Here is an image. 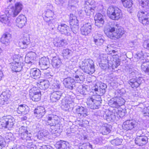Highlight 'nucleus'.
I'll list each match as a JSON object with an SVG mask.
<instances>
[{"label":"nucleus","mask_w":149,"mask_h":149,"mask_svg":"<svg viewBox=\"0 0 149 149\" xmlns=\"http://www.w3.org/2000/svg\"><path fill=\"white\" fill-rule=\"evenodd\" d=\"M107 88V85L106 84L101 83H100L99 87H95L94 90L96 94L103 95L106 92V89Z\"/></svg>","instance_id":"27"},{"label":"nucleus","mask_w":149,"mask_h":149,"mask_svg":"<svg viewBox=\"0 0 149 149\" xmlns=\"http://www.w3.org/2000/svg\"><path fill=\"white\" fill-rule=\"evenodd\" d=\"M52 64L53 68L59 69L63 65L61 58L58 56H54L52 58Z\"/></svg>","instance_id":"25"},{"label":"nucleus","mask_w":149,"mask_h":149,"mask_svg":"<svg viewBox=\"0 0 149 149\" xmlns=\"http://www.w3.org/2000/svg\"><path fill=\"white\" fill-rule=\"evenodd\" d=\"M142 64L141 66V70L144 71L146 73L147 72L148 70V65L147 64V63L146 62V59L143 60V61L141 62Z\"/></svg>","instance_id":"47"},{"label":"nucleus","mask_w":149,"mask_h":149,"mask_svg":"<svg viewBox=\"0 0 149 149\" xmlns=\"http://www.w3.org/2000/svg\"><path fill=\"white\" fill-rule=\"evenodd\" d=\"M4 139L3 136L0 135V149H2L3 147L4 146Z\"/></svg>","instance_id":"62"},{"label":"nucleus","mask_w":149,"mask_h":149,"mask_svg":"<svg viewBox=\"0 0 149 149\" xmlns=\"http://www.w3.org/2000/svg\"><path fill=\"white\" fill-rule=\"evenodd\" d=\"M55 146L58 149H69V143L67 141H60L57 142Z\"/></svg>","instance_id":"30"},{"label":"nucleus","mask_w":149,"mask_h":149,"mask_svg":"<svg viewBox=\"0 0 149 149\" xmlns=\"http://www.w3.org/2000/svg\"><path fill=\"white\" fill-rule=\"evenodd\" d=\"M123 127L126 130H131L136 128L137 123L134 120H127L123 123Z\"/></svg>","instance_id":"15"},{"label":"nucleus","mask_w":149,"mask_h":149,"mask_svg":"<svg viewBox=\"0 0 149 149\" xmlns=\"http://www.w3.org/2000/svg\"><path fill=\"white\" fill-rule=\"evenodd\" d=\"M7 128H12L15 123V119L11 116H7Z\"/></svg>","instance_id":"41"},{"label":"nucleus","mask_w":149,"mask_h":149,"mask_svg":"<svg viewBox=\"0 0 149 149\" xmlns=\"http://www.w3.org/2000/svg\"><path fill=\"white\" fill-rule=\"evenodd\" d=\"M107 14L109 17L113 20H118L122 17L121 10L116 6L109 7L107 10Z\"/></svg>","instance_id":"6"},{"label":"nucleus","mask_w":149,"mask_h":149,"mask_svg":"<svg viewBox=\"0 0 149 149\" xmlns=\"http://www.w3.org/2000/svg\"><path fill=\"white\" fill-rule=\"evenodd\" d=\"M70 27L71 30V29L72 32L74 34L77 33L79 29V26H75Z\"/></svg>","instance_id":"63"},{"label":"nucleus","mask_w":149,"mask_h":149,"mask_svg":"<svg viewBox=\"0 0 149 149\" xmlns=\"http://www.w3.org/2000/svg\"><path fill=\"white\" fill-rule=\"evenodd\" d=\"M26 146L27 149H36V146L32 142H28L26 144Z\"/></svg>","instance_id":"58"},{"label":"nucleus","mask_w":149,"mask_h":149,"mask_svg":"<svg viewBox=\"0 0 149 149\" xmlns=\"http://www.w3.org/2000/svg\"><path fill=\"white\" fill-rule=\"evenodd\" d=\"M30 40L29 37H24L19 42V46L22 49H26L30 43Z\"/></svg>","instance_id":"36"},{"label":"nucleus","mask_w":149,"mask_h":149,"mask_svg":"<svg viewBox=\"0 0 149 149\" xmlns=\"http://www.w3.org/2000/svg\"><path fill=\"white\" fill-rule=\"evenodd\" d=\"M45 70L44 72L45 76L47 79H48L47 80H49L50 79H54L53 76L50 74L49 71L48 70Z\"/></svg>","instance_id":"55"},{"label":"nucleus","mask_w":149,"mask_h":149,"mask_svg":"<svg viewBox=\"0 0 149 149\" xmlns=\"http://www.w3.org/2000/svg\"><path fill=\"white\" fill-rule=\"evenodd\" d=\"M104 23V21L95 20V26L99 28L102 27L103 26Z\"/></svg>","instance_id":"57"},{"label":"nucleus","mask_w":149,"mask_h":149,"mask_svg":"<svg viewBox=\"0 0 149 149\" xmlns=\"http://www.w3.org/2000/svg\"><path fill=\"white\" fill-rule=\"evenodd\" d=\"M74 80L75 82L81 83L85 79V76L84 74L79 70H77L73 74Z\"/></svg>","instance_id":"20"},{"label":"nucleus","mask_w":149,"mask_h":149,"mask_svg":"<svg viewBox=\"0 0 149 149\" xmlns=\"http://www.w3.org/2000/svg\"><path fill=\"white\" fill-rule=\"evenodd\" d=\"M26 19L23 15H19L16 20V26L20 28H22L26 22Z\"/></svg>","instance_id":"26"},{"label":"nucleus","mask_w":149,"mask_h":149,"mask_svg":"<svg viewBox=\"0 0 149 149\" xmlns=\"http://www.w3.org/2000/svg\"><path fill=\"white\" fill-rule=\"evenodd\" d=\"M81 63L79 67L84 72L88 74H92L95 71L94 62L91 59L85 60Z\"/></svg>","instance_id":"3"},{"label":"nucleus","mask_w":149,"mask_h":149,"mask_svg":"<svg viewBox=\"0 0 149 149\" xmlns=\"http://www.w3.org/2000/svg\"><path fill=\"white\" fill-rule=\"evenodd\" d=\"M54 45L57 47H60L66 45L67 44V41L64 39H59L53 42Z\"/></svg>","instance_id":"40"},{"label":"nucleus","mask_w":149,"mask_h":149,"mask_svg":"<svg viewBox=\"0 0 149 149\" xmlns=\"http://www.w3.org/2000/svg\"><path fill=\"white\" fill-rule=\"evenodd\" d=\"M124 6L127 8H130L132 6V0H121Z\"/></svg>","instance_id":"48"},{"label":"nucleus","mask_w":149,"mask_h":149,"mask_svg":"<svg viewBox=\"0 0 149 149\" xmlns=\"http://www.w3.org/2000/svg\"><path fill=\"white\" fill-rule=\"evenodd\" d=\"M29 92L30 97L33 101L38 102L40 100L41 92L37 88L33 87L30 89Z\"/></svg>","instance_id":"11"},{"label":"nucleus","mask_w":149,"mask_h":149,"mask_svg":"<svg viewBox=\"0 0 149 149\" xmlns=\"http://www.w3.org/2000/svg\"><path fill=\"white\" fill-rule=\"evenodd\" d=\"M61 104V107L65 111H68L70 108L72 107V101L69 100L68 99L63 100Z\"/></svg>","instance_id":"29"},{"label":"nucleus","mask_w":149,"mask_h":149,"mask_svg":"<svg viewBox=\"0 0 149 149\" xmlns=\"http://www.w3.org/2000/svg\"><path fill=\"white\" fill-rule=\"evenodd\" d=\"M117 24L112 26L108 25L105 27L104 32L108 37L111 39L116 40L121 38L125 33L120 27L117 26Z\"/></svg>","instance_id":"2"},{"label":"nucleus","mask_w":149,"mask_h":149,"mask_svg":"<svg viewBox=\"0 0 149 149\" xmlns=\"http://www.w3.org/2000/svg\"><path fill=\"white\" fill-rule=\"evenodd\" d=\"M143 81V79L142 77H135L130 79L128 81L129 84L132 88L138 87Z\"/></svg>","instance_id":"16"},{"label":"nucleus","mask_w":149,"mask_h":149,"mask_svg":"<svg viewBox=\"0 0 149 149\" xmlns=\"http://www.w3.org/2000/svg\"><path fill=\"white\" fill-rule=\"evenodd\" d=\"M89 1H87L85 2L86 5L84 6L83 10H80L79 13L81 14L82 12H84L86 15L90 17L91 16H93L95 12V10L96 8V5L93 2H90Z\"/></svg>","instance_id":"7"},{"label":"nucleus","mask_w":149,"mask_h":149,"mask_svg":"<svg viewBox=\"0 0 149 149\" xmlns=\"http://www.w3.org/2000/svg\"><path fill=\"white\" fill-rule=\"evenodd\" d=\"M62 54L64 58L68 59L72 56V52L71 50L66 49L63 50Z\"/></svg>","instance_id":"43"},{"label":"nucleus","mask_w":149,"mask_h":149,"mask_svg":"<svg viewBox=\"0 0 149 149\" xmlns=\"http://www.w3.org/2000/svg\"><path fill=\"white\" fill-rule=\"evenodd\" d=\"M78 91L80 93L84 95H86L88 92L87 90L86 86H84L81 84H79L77 89Z\"/></svg>","instance_id":"44"},{"label":"nucleus","mask_w":149,"mask_h":149,"mask_svg":"<svg viewBox=\"0 0 149 149\" xmlns=\"http://www.w3.org/2000/svg\"><path fill=\"white\" fill-rule=\"evenodd\" d=\"M63 73L64 78L63 84L65 88L70 90H72L75 87V81L71 77V74L67 71L61 72V74Z\"/></svg>","instance_id":"5"},{"label":"nucleus","mask_w":149,"mask_h":149,"mask_svg":"<svg viewBox=\"0 0 149 149\" xmlns=\"http://www.w3.org/2000/svg\"><path fill=\"white\" fill-rule=\"evenodd\" d=\"M104 41V40L103 38H101L100 39L96 40L94 42L95 44L97 46H101L103 44Z\"/></svg>","instance_id":"59"},{"label":"nucleus","mask_w":149,"mask_h":149,"mask_svg":"<svg viewBox=\"0 0 149 149\" xmlns=\"http://www.w3.org/2000/svg\"><path fill=\"white\" fill-rule=\"evenodd\" d=\"M19 132L21 138L24 141L31 140V134L29 132L26 126H22L19 128Z\"/></svg>","instance_id":"9"},{"label":"nucleus","mask_w":149,"mask_h":149,"mask_svg":"<svg viewBox=\"0 0 149 149\" xmlns=\"http://www.w3.org/2000/svg\"><path fill=\"white\" fill-rule=\"evenodd\" d=\"M92 25V23L90 22L84 24L81 28V33L84 36L88 35L91 31Z\"/></svg>","instance_id":"17"},{"label":"nucleus","mask_w":149,"mask_h":149,"mask_svg":"<svg viewBox=\"0 0 149 149\" xmlns=\"http://www.w3.org/2000/svg\"><path fill=\"white\" fill-rule=\"evenodd\" d=\"M46 111V110L44 107L38 106L35 109L34 113L36 117L40 119L44 116Z\"/></svg>","instance_id":"18"},{"label":"nucleus","mask_w":149,"mask_h":149,"mask_svg":"<svg viewBox=\"0 0 149 149\" xmlns=\"http://www.w3.org/2000/svg\"><path fill=\"white\" fill-rule=\"evenodd\" d=\"M122 139L116 138L115 139L112 140L111 141V143L113 145L118 146L121 145L122 143Z\"/></svg>","instance_id":"52"},{"label":"nucleus","mask_w":149,"mask_h":149,"mask_svg":"<svg viewBox=\"0 0 149 149\" xmlns=\"http://www.w3.org/2000/svg\"><path fill=\"white\" fill-rule=\"evenodd\" d=\"M38 133L42 139L43 137L46 136L48 135L49 133L47 130L44 129L40 130L38 132Z\"/></svg>","instance_id":"54"},{"label":"nucleus","mask_w":149,"mask_h":149,"mask_svg":"<svg viewBox=\"0 0 149 149\" xmlns=\"http://www.w3.org/2000/svg\"><path fill=\"white\" fill-rule=\"evenodd\" d=\"M10 19V17L5 15H3L0 16V21L8 26H10L13 22Z\"/></svg>","instance_id":"31"},{"label":"nucleus","mask_w":149,"mask_h":149,"mask_svg":"<svg viewBox=\"0 0 149 149\" xmlns=\"http://www.w3.org/2000/svg\"><path fill=\"white\" fill-rule=\"evenodd\" d=\"M73 112L77 114L80 118L85 117L87 116V110L82 107L77 106L73 109Z\"/></svg>","instance_id":"14"},{"label":"nucleus","mask_w":149,"mask_h":149,"mask_svg":"<svg viewBox=\"0 0 149 149\" xmlns=\"http://www.w3.org/2000/svg\"><path fill=\"white\" fill-rule=\"evenodd\" d=\"M149 1L148 0H139V4L142 8L146 9L148 7Z\"/></svg>","instance_id":"49"},{"label":"nucleus","mask_w":149,"mask_h":149,"mask_svg":"<svg viewBox=\"0 0 149 149\" xmlns=\"http://www.w3.org/2000/svg\"><path fill=\"white\" fill-rule=\"evenodd\" d=\"M30 77L34 79L39 78L41 75V72L40 70L36 68H33L31 69L30 72Z\"/></svg>","instance_id":"32"},{"label":"nucleus","mask_w":149,"mask_h":149,"mask_svg":"<svg viewBox=\"0 0 149 149\" xmlns=\"http://www.w3.org/2000/svg\"><path fill=\"white\" fill-rule=\"evenodd\" d=\"M97 60L99 62H104L105 60H107L106 56V55H104L103 54H100L97 58Z\"/></svg>","instance_id":"56"},{"label":"nucleus","mask_w":149,"mask_h":149,"mask_svg":"<svg viewBox=\"0 0 149 149\" xmlns=\"http://www.w3.org/2000/svg\"><path fill=\"white\" fill-rule=\"evenodd\" d=\"M116 97L119 107L124 105L125 103V101L123 98L121 97Z\"/></svg>","instance_id":"51"},{"label":"nucleus","mask_w":149,"mask_h":149,"mask_svg":"<svg viewBox=\"0 0 149 149\" xmlns=\"http://www.w3.org/2000/svg\"><path fill=\"white\" fill-rule=\"evenodd\" d=\"M44 20L48 23L49 30H53L54 28V24L56 20L54 19V12L51 10H47L45 11Z\"/></svg>","instance_id":"8"},{"label":"nucleus","mask_w":149,"mask_h":149,"mask_svg":"<svg viewBox=\"0 0 149 149\" xmlns=\"http://www.w3.org/2000/svg\"><path fill=\"white\" fill-rule=\"evenodd\" d=\"M111 127L110 125H102L100 128V133L103 135H107L111 132Z\"/></svg>","instance_id":"35"},{"label":"nucleus","mask_w":149,"mask_h":149,"mask_svg":"<svg viewBox=\"0 0 149 149\" xmlns=\"http://www.w3.org/2000/svg\"><path fill=\"white\" fill-rule=\"evenodd\" d=\"M104 119L108 122H113L115 119H116V115L115 113L109 112L107 113L104 114L103 116Z\"/></svg>","instance_id":"34"},{"label":"nucleus","mask_w":149,"mask_h":149,"mask_svg":"<svg viewBox=\"0 0 149 149\" xmlns=\"http://www.w3.org/2000/svg\"><path fill=\"white\" fill-rule=\"evenodd\" d=\"M49 80H43L37 84V86L41 89L45 90L48 88L50 84Z\"/></svg>","instance_id":"33"},{"label":"nucleus","mask_w":149,"mask_h":149,"mask_svg":"<svg viewBox=\"0 0 149 149\" xmlns=\"http://www.w3.org/2000/svg\"><path fill=\"white\" fill-rule=\"evenodd\" d=\"M137 71L132 68H129L126 71L127 74L130 78H135Z\"/></svg>","instance_id":"45"},{"label":"nucleus","mask_w":149,"mask_h":149,"mask_svg":"<svg viewBox=\"0 0 149 149\" xmlns=\"http://www.w3.org/2000/svg\"><path fill=\"white\" fill-rule=\"evenodd\" d=\"M92 145L89 143H83L79 146V149H92Z\"/></svg>","instance_id":"53"},{"label":"nucleus","mask_w":149,"mask_h":149,"mask_svg":"<svg viewBox=\"0 0 149 149\" xmlns=\"http://www.w3.org/2000/svg\"><path fill=\"white\" fill-rule=\"evenodd\" d=\"M143 46L144 48L149 49V39L144 42Z\"/></svg>","instance_id":"64"},{"label":"nucleus","mask_w":149,"mask_h":149,"mask_svg":"<svg viewBox=\"0 0 149 149\" xmlns=\"http://www.w3.org/2000/svg\"><path fill=\"white\" fill-rule=\"evenodd\" d=\"M7 116L2 117L0 119V128H7Z\"/></svg>","instance_id":"42"},{"label":"nucleus","mask_w":149,"mask_h":149,"mask_svg":"<svg viewBox=\"0 0 149 149\" xmlns=\"http://www.w3.org/2000/svg\"><path fill=\"white\" fill-rule=\"evenodd\" d=\"M50 84L52 85L53 89L54 90H58L60 88L61 85L59 81L54 79H50Z\"/></svg>","instance_id":"39"},{"label":"nucleus","mask_w":149,"mask_h":149,"mask_svg":"<svg viewBox=\"0 0 149 149\" xmlns=\"http://www.w3.org/2000/svg\"><path fill=\"white\" fill-rule=\"evenodd\" d=\"M148 137L144 136H138L134 141L136 144L139 146H142L146 144L148 142Z\"/></svg>","instance_id":"24"},{"label":"nucleus","mask_w":149,"mask_h":149,"mask_svg":"<svg viewBox=\"0 0 149 149\" xmlns=\"http://www.w3.org/2000/svg\"><path fill=\"white\" fill-rule=\"evenodd\" d=\"M11 92L8 89H6L3 92L0 96V104H4L6 101L10 97Z\"/></svg>","instance_id":"23"},{"label":"nucleus","mask_w":149,"mask_h":149,"mask_svg":"<svg viewBox=\"0 0 149 149\" xmlns=\"http://www.w3.org/2000/svg\"><path fill=\"white\" fill-rule=\"evenodd\" d=\"M77 137L79 139L82 140H86L87 139V136L86 135L78 134H77Z\"/></svg>","instance_id":"61"},{"label":"nucleus","mask_w":149,"mask_h":149,"mask_svg":"<svg viewBox=\"0 0 149 149\" xmlns=\"http://www.w3.org/2000/svg\"><path fill=\"white\" fill-rule=\"evenodd\" d=\"M29 108L25 104H19L16 110L17 113L24 115L28 114L29 111Z\"/></svg>","instance_id":"22"},{"label":"nucleus","mask_w":149,"mask_h":149,"mask_svg":"<svg viewBox=\"0 0 149 149\" xmlns=\"http://www.w3.org/2000/svg\"><path fill=\"white\" fill-rule=\"evenodd\" d=\"M139 22L144 25L149 24V13L146 11L140 10L137 15Z\"/></svg>","instance_id":"10"},{"label":"nucleus","mask_w":149,"mask_h":149,"mask_svg":"<svg viewBox=\"0 0 149 149\" xmlns=\"http://www.w3.org/2000/svg\"><path fill=\"white\" fill-rule=\"evenodd\" d=\"M89 97L87 99V104L89 108L95 109L98 108L101 103V98L100 96L103 95L97 94Z\"/></svg>","instance_id":"4"},{"label":"nucleus","mask_w":149,"mask_h":149,"mask_svg":"<svg viewBox=\"0 0 149 149\" xmlns=\"http://www.w3.org/2000/svg\"><path fill=\"white\" fill-rule=\"evenodd\" d=\"M39 65L41 70H46L49 68V58L46 57H42L40 59Z\"/></svg>","instance_id":"19"},{"label":"nucleus","mask_w":149,"mask_h":149,"mask_svg":"<svg viewBox=\"0 0 149 149\" xmlns=\"http://www.w3.org/2000/svg\"><path fill=\"white\" fill-rule=\"evenodd\" d=\"M69 16L70 18L69 23L70 26H79L78 21L74 15L71 13Z\"/></svg>","instance_id":"37"},{"label":"nucleus","mask_w":149,"mask_h":149,"mask_svg":"<svg viewBox=\"0 0 149 149\" xmlns=\"http://www.w3.org/2000/svg\"><path fill=\"white\" fill-rule=\"evenodd\" d=\"M104 16L100 13H98L96 14V18L95 19V20H97L99 21L102 20L104 21Z\"/></svg>","instance_id":"60"},{"label":"nucleus","mask_w":149,"mask_h":149,"mask_svg":"<svg viewBox=\"0 0 149 149\" xmlns=\"http://www.w3.org/2000/svg\"><path fill=\"white\" fill-rule=\"evenodd\" d=\"M109 104L110 106L113 107H119L116 97L111 98L110 100Z\"/></svg>","instance_id":"46"},{"label":"nucleus","mask_w":149,"mask_h":149,"mask_svg":"<svg viewBox=\"0 0 149 149\" xmlns=\"http://www.w3.org/2000/svg\"><path fill=\"white\" fill-rule=\"evenodd\" d=\"M57 30L62 34H64L66 36L70 35L71 28L66 24L63 23H60L57 27Z\"/></svg>","instance_id":"13"},{"label":"nucleus","mask_w":149,"mask_h":149,"mask_svg":"<svg viewBox=\"0 0 149 149\" xmlns=\"http://www.w3.org/2000/svg\"><path fill=\"white\" fill-rule=\"evenodd\" d=\"M13 62L11 63L10 67L12 71L15 72H20L22 70L23 66V63L19 62L18 58L14 57Z\"/></svg>","instance_id":"12"},{"label":"nucleus","mask_w":149,"mask_h":149,"mask_svg":"<svg viewBox=\"0 0 149 149\" xmlns=\"http://www.w3.org/2000/svg\"><path fill=\"white\" fill-rule=\"evenodd\" d=\"M11 38V35L9 33L4 34L1 39V41L3 44L7 45L10 43Z\"/></svg>","instance_id":"38"},{"label":"nucleus","mask_w":149,"mask_h":149,"mask_svg":"<svg viewBox=\"0 0 149 149\" xmlns=\"http://www.w3.org/2000/svg\"><path fill=\"white\" fill-rule=\"evenodd\" d=\"M99 65L101 68L104 70H105L108 69L109 65L107 60H105L104 62H101L99 63Z\"/></svg>","instance_id":"50"},{"label":"nucleus","mask_w":149,"mask_h":149,"mask_svg":"<svg viewBox=\"0 0 149 149\" xmlns=\"http://www.w3.org/2000/svg\"><path fill=\"white\" fill-rule=\"evenodd\" d=\"M46 124L50 126H54L55 128L52 129L51 132L53 136L56 138L59 136L62 132V130L60 128L58 124V116L53 114H48L46 116Z\"/></svg>","instance_id":"1"},{"label":"nucleus","mask_w":149,"mask_h":149,"mask_svg":"<svg viewBox=\"0 0 149 149\" xmlns=\"http://www.w3.org/2000/svg\"><path fill=\"white\" fill-rule=\"evenodd\" d=\"M62 93L59 91H54L50 95V100L52 102H55L58 100L62 96Z\"/></svg>","instance_id":"28"},{"label":"nucleus","mask_w":149,"mask_h":149,"mask_svg":"<svg viewBox=\"0 0 149 149\" xmlns=\"http://www.w3.org/2000/svg\"><path fill=\"white\" fill-rule=\"evenodd\" d=\"M23 6L20 2H17L15 4L14 8L12 9L10 11V15L12 17H15L21 12L23 8Z\"/></svg>","instance_id":"21"}]
</instances>
